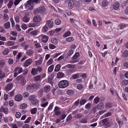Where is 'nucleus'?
Returning <instances> with one entry per match:
<instances>
[{
	"mask_svg": "<svg viewBox=\"0 0 128 128\" xmlns=\"http://www.w3.org/2000/svg\"><path fill=\"white\" fill-rule=\"evenodd\" d=\"M14 42L9 41L8 42V44L9 46H12L14 45Z\"/></svg>",
	"mask_w": 128,
	"mask_h": 128,
	"instance_id": "obj_62",
	"label": "nucleus"
},
{
	"mask_svg": "<svg viewBox=\"0 0 128 128\" xmlns=\"http://www.w3.org/2000/svg\"><path fill=\"white\" fill-rule=\"evenodd\" d=\"M22 68L21 67L18 66L15 68L14 70V77H16L18 74L22 72Z\"/></svg>",
	"mask_w": 128,
	"mask_h": 128,
	"instance_id": "obj_3",
	"label": "nucleus"
},
{
	"mask_svg": "<svg viewBox=\"0 0 128 128\" xmlns=\"http://www.w3.org/2000/svg\"><path fill=\"white\" fill-rule=\"evenodd\" d=\"M104 107V104L102 102H100L98 104V108L99 110H102Z\"/></svg>",
	"mask_w": 128,
	"mask_h": 128,
	"instance_id": "obj_15",
	"label": "nucleus"
},
{
	"mask_svg": "<svg viewBox=\"0 0 128 128\" xmlns=\"http://www.w3.org/2000/svg\"><path fill=\"white\" fill-rule=\"evenodd\" d=\"M85 85L86 82L84 78H81L80 79V90L83 89Z\"/></svg>",
	"mask_w": 128,
	"mask_h": 128,
	"instance_id": "obj_6",
	"label": "nucleus"
},
{
	"mask_svg": "<svg viewBox=\"0 0 128 128\" xmlns=\"http://www.w3.org/2000/svg\"><path fill=\"white\" fill-rule=\"evenodd\" d=\"M37 112V108H33L31 110V113L32 114H36Z\"/></svg>",
	"mask_w": 128,
	"mask_h": 128,
	"instance_id": "obj_33",
	"label": "nucleus"
},
{
	"mask_svg": "<svg viewBox=\"0 0 128 128\" xmlns=\"http://www.w3.org/2000/svg\"><path fill=\"white\" fill-rule=\"evenodd\" d=\"M42 39L43 42H46L48 39V37L46 35H43L42 36Z\"/></svg>",
	"mask_w": 128,
	"mask_h": 128,
	"instance_id": "obj_12",
	"label": "nucleus"
},
{
	"mask_svg": "<svg viewBox=\"0 0 128 128\" xmlns=\"http://www.w3.org/2000/svg\"><path fill=\"white\" fill-rule=\"evenodd\" d=\"M16 30L18 31H20L21 30L20 28V26L19 24H16Z\"/></svg>",
	"mask_w": 128,
	"mask_h": 128,
	"instance_id": "obj_61",
	"label": "nucleus"
},
{
	"mask_svg": "<svg viewBox=\"0 0 128 128\" xmlns=\"http://www.w3.org/2000/svg\"><path fill=\"white\" fill-rule=\"evenodd\" d=\"M108 3L106 0H104L102 2V4L103 7H105L108 5Z\"/></svg>",
	"mask_w": 128,
	"mask_h": 128,
	"instance_id": "obj_35",
	"label": "nucleus"
},
{
	"mask_svg": "<svg viewBox=\"0 0 128 128\" xmlns=\"http://www.w3.org/2000/svg\"><path fill=\"white\" fill-rule=\"evenodd\" d=\"M34 13L35 15H37L38 13H40L38 8L34 9Z\"/></svg>",
	"mask_w": 128,
	"mask_h": 128,
	"instance_id": "obj_56",
	"label": "nucleus"
},
{
	"mask_svg": "<svg viewBox=\"0 0 128 128\" xmlns=\"http://www.w3.org/2000/svg\"><path fill=\"white\" fill-rule=\"evenodd\" d=\"M27 104H22L20 105L21 108L22 109H24L26 108L27 107Z\"/></svg>",
	"mask_w": 128,
	"mask_h": 128,
	"instance_id": "obj_47",
	"label": "nucleus"
},
{
	"mask_svg": "<svg viewBox=\"0 0 128 128\" xmlns=\"http://www.w3.org/2000/svg\"><path fill=\"white\" fill-rule=\"evenodd\" d=\"M60 64H57L55 67V68L54 70V71L55 72H57L58 71L60 70Z\"/></svg>",
	"mask_w": 128,
	"mask_h": 128,
	"instance_id": "obj_31",
	"label": "nucleus"
},
{
	"mask_svg": "<svg viewBox=\"0 0 128 128\" xmlns=\"http://www.w3.org/2000/svg\"><path fill=\"white\" fill-rule=\"evenodd\" d=\"M39 102L38 100L36 98L34 99L31 101V103L33 105H36Z\"/></svg>",
	"mask_w": 128,
	"mask_h": 128,
	"instance_id": "obj_19",
	"label": "nucleus"
},
{
	"mask_svg": "<svg viewBox=\"0 0 128 128\" xmlns=\"http://www.w3.org/2000/svg\"><path fill=\"white\" fill-rule=\"evenodd\" d=\"M122 56L124 57H126L128 56V51H125L123 54Z\"/></svg>",
	"mask_w": 128,
	"mask_h": 128,
	"instance_id": "obj_52",
	"label": "nucleus"
},
{
	"mask_svg": "<svg viewBox=\"0 0 128 128\" xmlns=\"http://www.w3.org/2000/svg\"><path fill=\"white\" fill-rule=\"evenodd\" d=\"M74 93V91L72 90H67V94L70 95V96H72L73 95Z\"/></svg>",
	"mask_w": 128,
	"mask_h": 128,
	"instance_id": "obj_29",
	"label": "nucleus"
},
{
	"mask_svg": "<svg viewBox=\"0 0 128 128\" xmlns=\"http://www.w3.org/2000/svg\"><path fill=\"white\" fill-rule=\"evenodd\" d=\"M21 113L19 112H18L16 113L15 116L17 118H19L21 116Z\"/></svg>",
	"mask_w": 128,
	"mask_h": 128,
	"instance_id": "obj_45",
	"label": "nucleus"
},
{
	"mask_svg": "<svg viewBox=\"0 0 128 128\" xmlns=\"http://www.w3.org/2000/svg\"><path fill=\"white\" fill-rule=\"evenodd\" d=\"M41 78V76L40 75L36 76L34 77V80L36 82L40 80Z\"/></svg>",
	"mask_w": 128,
	"mask_h": 128,
	"instance_id": "obj_25",
	"label": "nucleus"
},
{
	"mask_svg": "<svg viewBox=\"0 0 128 128\" xmlns=\"http://www.w3.org/2000/svg\"><path fill=\"white\" fill-rule=\"evenodd\" d=\"M40 84L38 83H30L28 84L26 86V90L29 91H32L36 89L40 88Z\"/></svg>",
	"mask_w": 128,
	"mask_h": 128,
	"instance_id": "obj_1",
	"label": "nucleus"
},
{
	"mask_svg": "<svg viewBox=\"0 0 128 128\" xmlns=\"http://www.w3.org/2000/svg\"><path fill=\"white\" fill-rule=\"evenodd\" d=\"M76 7L77 8H78L80 6V4L78 1H76L75 3Z\"/></svg>",
	"mask_w": 128,
	"mask_h": 128,
	"instance_id": "obj_58",
	"label": "nucleus"
},
{
	"mask_svg": "<svg viewBox=\"0 0 128 128\" xmlns=\"http://www.w3.org/2000/svg\"><path fill=\"white\" fill-rule=\"evenodd\" d=\"M69 84L68 82L65 80L60 81L58 83V86L59 88H64L68 86Z\"/></svg>",
	"mask_w": 128,
	"mask_h": 128,
	"instance_id": "obj_2",
	"label": "nucleus"
},
{
	"mask_svg": "<svg viewBox=\"0 0 128 128\" xmlns=\"http://www.w3.org/2000/svg\"><path fill=\"white\" fill-rule=\"evenodd\" d=\"M10 24L9 22H7L5 23L4 24V26L5 28L6 29L9 28L10 27Z\"/></svg>",
	"mask_w": 128,
	"mask_h": 128,
	"instance_id": "obj_17",
	"label": "nucleus"
},
{
	"mask_svg": "<svg viewBox=\"0 0 128 128\" xmlns=\"http://www.w3.org/2000/svg\"><path fill=\"white\" fill-rule=\"evenodd\" d=\"M10 21L11 22L12 27H14L15 26V23L13 18H11L10 19Z\"/></svg>",
	"mask_w": 128,
	"mask_h": 128,
	"instance_id": "obj_53",
	"label": "nucleus"
},
{
	"mask_svg": "<svg viewBox=\"0 0 128 128\" xmlns=\"http://www.w3.org/2000/svg\"><path fill=\"white\" fill-rule=\"evenodd\" d=\"M41 20V18L38 15L34 16L33 19L34 22L38 23L40 22Z\"/></svg>",
	"mask_w": 128,
	"mask_h": 128,
	"instance_id": "obj_5",
	"label": "nucleus"
},
{
	"mask_svg": "<svg viewBox=\"0 0 128 128\" xmlns=\"http://www.w3.org/2000/svg\"><path fill=\"white\" fill-rule=\"evenodd\" d=\"M40 13H43L45 10V7L44 6H40L38 8Z\"/></svg>",
	"mask_w": 128,
	"mask_h": 128,
	"instance_id": "obj_24",
	"label": "nucleus"
},
{
	"mask_svg": "<svg viewBox=\"0 0 128 128\" xmlns=\"http://www.w3.org/2000/svg\"><path fill=\"white\" fill-rule=\"evenodd\" d=\"M122 85L123 86L127 85L128 84V80H124L122 82Z\"/></svg>",
	"mask_w": 128,
	"mask_h": 128,
	"instance_id": "obj_39",
	"label": "nucleus"
},
{
	"mask_svg": "<svg viewBox=\"0 0 128 128\" xmlns=\"http://www.w3.org/2000/svg\"><path fill=\"white\" fill-rule=\"evenodd\" d=\"M112 115V113L111 112H108L104 115V116L105 117H107L109 116H111Z\"/></svg>",
	"mask_w": 128,
	"mask_h": 128,
	"instance_id": "obj_57",
	"label": "nucleus"
},
{
	"mask_svg": "<svg viewBox=\"0 0 128 128\" xmlns=\"http://www.w3.org/2000/svg\"><path fill=\"white\" fill-rule=\"evenodd\" d=\"M68 6L70 8L72 9L74 6V2L73 0H69L68 3Z\"/></svg>",
	"mask_w": 128,
	"mask_h": 128,
	"instance_id": "obj_10",
	"label": "nucleus"
},
{
	"mask_svg": "<svg viewBox=\"0 0 128 128\" xmlns=\"http://www.w3.org/2000/svg\"><path fill=\"white\" fill-rule=\"evenodd\" d=\"M81 59L80 60V64H83L85 61L86 60V59L85 58V57L83 56L81 58Z\"/></svg>",
	"mask_w": 128,
	"mask_h": 128,
	"instance_id": "obj_48",
	"label": "nucleus"
},
{
	"mask_svg": "<svg viewBox=\"0 0 128 128\" xmlns=\"http://www.w3.org/2000/svg\"><path fill=\"white\" fill-rule=\"evenodd\" d=\"M13 85L12 83H9L7 84L5 86L4 89L5 90L7 91L10 90L12 88Z\"/></svg>",
	"mask_w": 128,
	"mask_h": 128,
	"instance_id": "obj_4",
	"label": "nucleus"
},
{
	"mask_svg": "<svg viewBox=\"0 0 128 128\" xmlns=\"http://www.w3.org/2000/svg\"><path fill=\"white\" fill-rule=\"evenodd\" d=\"M54 68V66L53 65H52L50 66L48 68V72H51L53 71Z\"/></svg>",
	"mask_w": 128,
	"mask_h": 128,
	"instance_id": "obj_34",
	"label": "nucleus"
},
{
	"mask_svg": "<svg viewBox=\"0 0 128 128\" xmlns=\"http://www.w3.org/2000/svg\"><path fill=\"white\" fill-rule=\"evenodd\" d=\"M74 38L72 37H70L67 38H66V40L68 42H71L74 40Z\"/></svg>",
	"mask_w": 128,
	"mask_h": 128,
	"instance_id": "obj_27",
	"label": "nucleus"
},
{
	"mask_svg": "<svg viewBox=\"0 0 128 128\" xmlns=\"http://www.w3.org/2000/svg\"><path fill=\"white\" fill-rule=\"evenodd\" d=\"M102 122L104 126H106L109 123V121L108 118H106L102 120Z\"/></svg>",
	"mask_w": 128,
	"mask_h": 128,
	"instance_id": "obj_11",
	"label": "nucleus"
},
{
	"mask_svg": "<svg viewBox=\"0 0 128 128\" xmlns=\"http://www.w3.org/2000/svg\"><path fill=\"white\" fill-rule=\"evenodd\" d=\"M72 118V116L71 114L69 115L66 119V122H68Z\"/></svg>",
	"mask_w": 128,
	"mask_h": 128,
	"instance_id": "obj_63",
	"label": "nucleus"
},
{
	"mask_svg": "<svg viewBox=\"0 0 128 128\" xmlns=\"http://www.w3.org/2000/svg\"><path fill=\"white\" fill-rule=\"evenodd\" d=\"M53 59L52 58H50L47 62V64L48 65H49L51 64H52L53 63Z\"/></svg>",
	"mask_w": 128,
	"mask_h": 128,
	"instance_id": "obj_38",
	"label": "nucleus"
},
{
	"mask_svg": "<svg viewBox=\"0 0 128 128\" xmlns=\"http://www.w3.org/2000/svg\"><path fill=\"white\" fill-rule=\"evenodd\" d=\"M57 75L58 78H60L63 77L64 75V74L62 72H59L57 74Z\"/></svg>",
	"mask_w": 128,
	"mask_h": 128,
	"instance_id": "obj_23",
	"label": "nucleus"
},
{
	"mask_svg": "<svg viewBox=\"0 0 128 128\" xmlns=\"http://www.w3.org/2000/svg\"><path fill=\"white\" fill-rule=\"evenodd\" d=\"M35 96L34 95H32L29 96L28 99L30 100L31 102V101L35 98Z\"/></svg>",
	"mask_w": 128,
	"mask_h": 128,
	"instance_id": "obj_49",
	"label": "nucleus"
},
{
	"mask_svg": "<svg viewBox=\"0 0 128 128\" xmlns=\"http://www.w3.org/2000/svg\"><path fill=\"white\" fill-rule=\"evenodd\" d=\"M29 19L28 17L26 16L23 17L22 19V21L23 22L27 23L29 22Z\"/></svg>",
	"mask_w": 128,
	"mask_h": 128,
	"instance_id": "obj_32",
	"label": "nucleus"
},
{
	"mask_svg": "<svg viewBox=\"0 0 128 128\" xmlns=\"http://www.w3.org/2000/svg\"><path fill=\"white\" fill-rule=\"evenodd\" d=\"M112 104L110 102H107L105 104V107L107 108H110L112 107Z\"/></svg>",
	"mask_w": 128,
	"mask_h": 128,
	"instance_id": "obj_28",
	"label": "nucleus"
},
{
	"mask_svg": "<svg viewBox=\"0 0 128 128\" xmlns=\"http://www.w3.org/2000/svg\"><path fill=\"white\" fill-rule=\"evenodd\" d=\"M100 100V98L98 97H97L94 100V102L97 104L98 102Z\"/></svg>",
	"mask_w": 128,
	"mask_h": 128,
	"instance_id": "obj_43",
	"label": "nucleus"
},
{
	"mask_svg": "<svg viewBox=\"0 0 128 128\" xmlns=\"http://www.w3.org/2000/svg\"><path fill=\"white\" fill-rule=\"evenodd\" d=\"M116 120L117 122L118 123L120 126L122 125L123 123V121L121 119L117 118Z\"/></svg>",
	"mask_w": 128,
	"mask_h": 128,
	"instance_id": "obj_36",
	"label": "nucleus"
},
{
	"mask_svg": "<svg viewBox=\"0 0 128 128\" xmlns=\"http://www.w3.org/2000/svg\"><path fill=\"white\" fill-rule=\"evenodd\" d=\"M20 83L22 86H24L26 83V80L24 78H23L21 80Z\"/></svg>",
	"mask_w": 128,
	"mask_h": 128,
	"instance_id": "obj_20",
	"label": "nucleus"
},
{
	"mask_svg": "<svg viewBox=\"0 0 128 128\" xmlns=\"http://www.w3.org/2000/svg\"><path fill=\"white\" fill-rule=\"evenodd\" d=\"M14 4V2L12 1H10L8 4V6L9 8H10Z\"/></svg>",
	"mask_w": 128,
	"mask_h": 128,
	"instance_id": "obj_40",
	"label": "nucleus"
},
{
	"mask_svg": "<svg viewBox=\"0 0 128 128\" xmlns=\"http://www.w3.org/2000/svg\"><path fill=\"white\" fill-rule=\"evenodd\" d=\"M31 74L33 75H34L37 74V69L35 68H32L31 70Z\"/></svg>",
	"mask_w": 128,
	"mask_h": 128,
	"instance_id": "obj_22",
	"label": "nucleus"
},
{
	"mask_svg": "<svg viewBox=\"0 0 128 128\" xmlns=\"http://www.w3.org/2000/svg\"><path fill=\"white\" fill-rule=\"evenodd\" d=\"M22 28L23 30H25L27 28V26L26 24H23L22 25Z\"/></svg>",
	"mask_w": 128,
	"mask_h": 128,
	"instance_id": "obj_51",
	"label": "nucleus"
},
{
	"mask_svg": "<svg viewBox=\"0 0 128 128\" xmlns=\"http://www.w3.org/2000/svg\"><path fill=\"white\" fill-rule=\"evenodd\" d=\"M120 6L119 3L118 2L114 3L113 5L114 9L115 10H118Z\"/></svg>",
	"mask_w": 128,
	"mask_h": 128,
	"instance_id": "obj_13",
	"label": "nucleus"
},
{
	"mask_svg": "<svg viewBox=\"0 0 128 128\" xmlns=\"http://www.w3.org/2000/svg\"><path fill=\"white\" fill-rule=\"evenodd\" d=\"M32 60L31 59H28L26 60L24 63V65L25 66L27 67L32 62Z\"/></svg>",
	"mask_w": 128,
	"mask_h": 128,
	"instance_id": "obj_9",
	"label": "nucleus"
},
{
	"mask_svg": "<svg viewBox=\"0 0 128 128\" xmlns=\"http://www.w3.org/2000/svg\"><path fill=\"white\" fill-rule=\"evenodd\" d=\"M14 18L15 21L16 22L18 23L20 22V17L19 16L17 15H15Z\"/></svg>",
	"mask_w": 128,
	"mask_h": 128,
	"instance_id": "obj_41",
	"label": "nucleus"
},
{
	"mask_svg": "<svg viewBox=\"0 0 128 128\" xmlns=\"http://www.w3.org/2000/svg\"><path fill=\"white\" fill-rule=\"evenodd\" d=\"M55 22L56 24L57 25L60 24L61 22V20L59 19H56Z\"/></svg>",
	"mask_w": 128,
	"mask_h": 128,
	"instance_id": "obj_44",
	"label": "nucleus"
},
{
	"mask_svg": "<svg viewBox=\"0 0 128 128\" xmlns=\"http://www.w3.org/2000/svg\"><path fill=\"white\" fill-rule=\"evenodd\" d=\"M26 54L28 56H32L34 52L32 49H30L28 50L26 52Z\"/></svg>",
	"mask_w": 128,
	"mask_h": 128,
	"instance_id": "obj_21",
	"label": "nucleus"
},
{
	"mask_svg": "<svg viewBox=\"0 0 128 128\" xmlns=\"http://www.w3.org/2000/svg\"><path fill=\"white\" fill-rule=\"evenodd\" d=\"M51 42L52 43L54 44H56L58 42V40L57 38H53L51 39Z\"/></svg>",
	"mask_w": 128,
	"mask_h": 128,
	"instance_id": "obj_16",
	"label": "nucleus"
},
{
	"mask_svg": "<svg viewBox=\"0 0 128 128\" xmlns=\"http://www.w3.org/2000/svg\"><path fill=\"white\" fill-rule=\"evenodd\" d=\"M51 87L49 86H45L44 88V91L46 93L49 92L50 89Z\"/></svg>",
	"mask_w": 128,
	"mask_h": 128,
	"instance_id": "obj_14",
	"label": "nucleus"
},
{
	"mask_svg": "<svg viewBox=\"0 0 128 128\" xmlns=\"http://www.w3.org/2000/svg\"><path fill=\"white\" fill-rule=\"evenodd\" d=\"M49 48L51 49H53L56 48V46L52 44H50L49 45Z\"/></svg>",
	"mask_w": 128,
	"mask_h": 128,
	"instance_id": "obj_60",
	"label": "nucleus"
},
{
	"mask_svg": "<svg viewBox=\"0 0 128 128\" xmlns=\"http://www.w3.org/2000/svg\"><path fill=\"white\" fill-rule=\"evenodd\" d=\"M38 32V30H36L30 32V34L31 35L33 36L36 35L37 34Z\"/></svg>",
	"mask_w": 128,
	"mask_h": 128,
	"instance_id": "obj_37",
	"label": "nucleus"
},
{
	"mask_svg": "<svg viewBox=\"0 0 128 128\" xmlns=\"http://www.w3.org/2000/svg\"><path fill=\"white\" fill-rule=\"evenodd\" d=\"M52 19L48 20L46 21V24L50 28H52L53 26V24L52 21Z\"/></svg>",
	"mask_w": 128,
	"mask_h": 128,
	"instance_id": "obj_7",
	"label": "nucleus"
},
{
	"mask_svg": "<svg viewBox=\"0 0 128 128\" xmlns=\"http://www.w3.org/2000/svg\"><path fill=\"white\" fill-rule=\"evenodd\" d=\"M48 102H43L41 104V106L42 108H45L48 104Z\"/></svg>",
	"mask_w": 128,
	"mask_h": 128,
	"instance_id": "obj_42",
	"label": "nucleus"
},
{
	"mask_svg": "<svg viewBox=\"0 0 128 128\" xmlns=\"http://www.w3.org/2000/svg\"><path fill=\"white\" fill-rule=\"evenodd\" d=\"M3 19L5 22L8 20L9 19L8 15L6 14H4L3 16Z\"/></svg>",
	"mask_w": 128,
	"mask_h": 128,
	"instance_id": "obj_18",
	"label": "nucleus"
},
{
	"mask_svg": "<svg viewBox=\"0 0 128 128\" xmlns=\"http://www.w3.org/2000/svg\"><path fill=\"white\" fill-rule=\"evenodd\" d=\"M80 55V54L79 52H76L72 57V58L73 60L76 59L78 58Z\"/></svg>",
	"mask_w": 128,
	"mask_h": 128,
	"instance_id": "obj_30",
	"label": "nucleus"
},
{
	"mask_svg": "<svg viewBox=\"0 0 128 128\" xmlns=\"http://www.w3.org/2000/svg\"><path fill=\"white\" fill-rule=\"evenodd\" d=\"M71 34V33L70 31H67L64 33L63 35V36L64 38L66 37L70 36Z\"/></svg>",
	"mask_w": 128,
	"mask_h": 128,
	"instance_id": "obj_26",
	"label": "nucleus"
},
{
	"mask_svg": "<svg viewBox=\"0 0 128 128\" xmlns=\"http://www.w3.org/2000/svg\"><path fill=\"white\" fill-rule=\"evenodd\" d=\"M23 97L22 95L20 94H18L16 95L14 98L15 100L19 102L21 101Z\"/></svg>",
	"mask_w": 128,
	"mask_h": 128,
	"instance_id": "obj_8",
	"label": "nucleus"
},
{
	"mask_svg": "<svg viewBox=\"0 0 128 128\" xmlns=\"http://www.w3.org/2000/svg\"><path fill=\"white\" fill-rule=\"evenodd\" d=\"M48 28L46 25H45L43 27V29L42 30L43 32H47L48 30Z\"/></svg>",
	"mask_w": 128,
	"mask_h": 128,
	"instance_id": "obj_59",
	"label": "nucleus"
},
{
	"mask_svg": "<svg viewBox=\"0 0 128 128\" xmlns=\"http://www.w3.org/2000/svg\"><path fill=\"white\" fill-rule=\"evenodd\" d=\"M9 52V50L8 48L6 49L3 51V54L5 55H6L8 54Z\"/></svg>",
	"mask_w": 128,
	"mask_h": 128,
	"instance_id": "obj_46",
	"label": "nucleus"
},
{
	"mask_svg": "<svg viewBox=\"0 0 128 128\" xmlns=\"http://www.w3.org/2000/svg\"><path fill=\"white\" fill-rule=\"evenodd\" d=\"M79 75L77 74H74L72 76V78L73 79H76L79 77Z\"/></svg>",
	"mask_w": 128,
	"mask_h": 128,
	"instance_id": "obj_54",
	"label": "nucleus"
},
{
	"mask_svg": "<svg viewBox=\"0 0 128 128\" xmlns=\"http://www.w3.org/2000/svg\"><path fill=\"white\" fill-rule=\"evenodd\" d=\"M17 125L18 127H21L22 126L23 123L22 122L19 121L17 122Z\"/></svg>",
	"mask_w": 128,
	"mask_h": 128,
	"instance_id": "obj_64",
	"label": "nucleus"
},
{
	"mask_svg": "<svg viewBox=\"0 0 128 128\" xmlns=\"http://www.w3.org/2000/svg\"><path fill=\"white\" fill-rule=\"evenodd\" d=\"M74 51L72 50H69L67 52V55L68 56H71L73 53Z\"/></svg>",
	"mask_w": 128,
	"mask_h": 128,
	"instance_id": "obj_50",
	"label": "nucleus"
},
{
	"mask_svg": "<svg viewBox=\"0 0 128 128\" xmlns=\"http://www.w3.org/2000/svg\"><path fill=\"white\" fill-rule=\"evenodd\" d=\"M33 1V0H29L27 2L29 5L32 6L34 4Z\"/></svg>",
	"mask_w": 128,
	"mask_h": 128,
	"instance_id": "obj_55",
	"label": "nucleus"
}]
</instances>
